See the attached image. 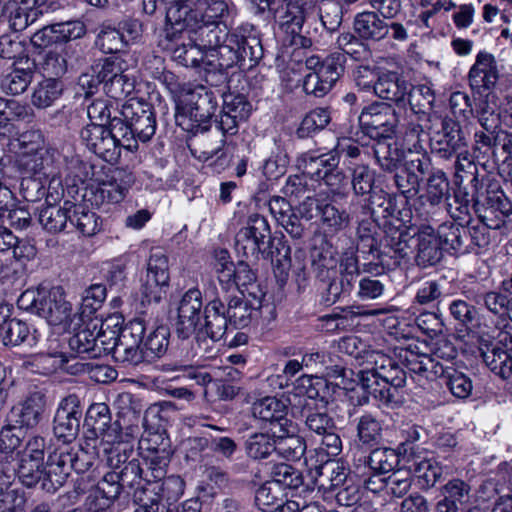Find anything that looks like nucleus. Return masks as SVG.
<instances>
[{
  "label": "nucleus",
  "instance_id": "nucleus-1",
  "mask_svg": "<svg viewBox=\"0 0 512 512\" xmlns=\"http://www.w3.org/2000/svg\"><path fill=\"white\" fill-rule=\"evenodd\" d=\"M402 203L399 195L387 193L383 189L374 190L369 198L371 216L381 213L384 219L382 223H379V228L383 232L384 249L393 252V257L396 259L409 256L407 240L412 236L407 225L411 211Z\"/></svg>",
  "mask_w": 512,
  "mask_h": 512
},
{
  "label": "nucleus",
  "instance_id": "nucleus-2",
  "mask_svg": "<svg viewBox=\"0 0 512 512\" xmlns=\"http://www.w3.org/2000/svg\"><path fill=\"white\" fill-rule=\"evenodd\" d=\"M371 368L360 370L357 385L363 390V395L357 400L359 405L369 402V395L383 405L397 403L398 389L406 384L405 370L391 357L381 352L370 355Z\"/></svg>",
  "mask_w": 512,
  "mask_h": 512
},
{
  "label": "nucleus",
  "instance_id": "nucleus-3",
  "mask_svg": "<svg viewBox=\"0 0 512 512\" xmlns=\"http://www.w3.org/2000/svg\"><path fill=\"white\" fill-rule=\"evenodd\" d=\"M281 246L273 250L271 240V230L265 217L259 214H252L248 217L246 225L242 227L235 235V251L245 258L247 261L256 262L260 255L264 258L281 256L283 260H290V247L282 242H278ZM277 262L281 263V259L277 258Z\"/></svg>",
  "mask_w": 512,
  "mask_h": 512
},
{
  "label": "nucleus",
  "instance_id": "nucleus-4",
  "mask_svg": "<svg viewBox=\"0 0 512 512\" xmlns=\"http://www.w3.org/2000/svg\"><path fill=\"white\" fill-rule=\"evenodd\" d=\"M473 209L479 220L496 230L512 214V203L497 181L471 179Z\"/></svg>",
  "mask_w": 512,
  "mask_h": 512
},
{
  "label": "nucleus",
  "instance_id": "nucleus-5",
  "mask_svg": "<svg viewBox=\"0 0 512 512\" xmlns=\"http://www.w3.org/2000/svg\"><path fill=\"white\" fill-rule=\"evenodd\" d=\"M473 209L479 220L496 230L512 214V203L497 181L471 179Z\"/></svg>",
  "mask_w": 512,
  "mask_h": 512
},
{
  "label": "nucleus",
  "instance_id": "nucleus-6",
  "mask_svg": "<svg viewBox=\"0 0 512 512\" xmlns=\"http://www.w3.org/2000/svg\"><path fill=\"white\" fill-rule=\"evenodd\" d=\"M18 308L44 318L50 325H66L72 305L66 300L63 287L27 289L17 300Z\"/></svg>",
  "mask_w": 512,
  "mask_h": 512
},
{
  "label": "nucleus",
  "instance_id": "nucleus-7",
  "mask_svg": "<svg viewBox=\"0 0 512 512\" xmlns=\"http://www.w3.org/2000/svg\"><path fill=\"white\" fill-rule=\"evenodd\" d=\"M94 463V456L81 447L59 445L48 454L47 478L43 490L53 493L64 485L72 471L87 472Z\"/></svg>",
  "mask_w": 512,
  "mask_h": 512
},
{
  "label": "nucleus",
  "instance_id": "nucleus-8",
  "mask_svg": "<svg viewBox=\"0 0 512 512\" xmlns=\"http://www.w3.org/2000/svg\"><path fill=\"white\" fill-rule=\"evenodd\" d=\"M358 257L353 253H344L340 259V268L334 276L323 282L322 302L332 305L351 294L359 276Z\"/></svg>",
  "mask_w": 512,
  "mask_h": 512
},
{
  "label": "nucleus",
  "instance_id": "nucleus-9",
  "mask_svg": "<svg viewBox=\"0 0 512 512\" xmlns=\"http://www.w3.org/2000/svg\"><path fill=\"white\" fill-rule=\"evenodd\" d=\"M346 57L340 52L332 53L323 62L318 72H309L303 81V90L315 97L325 96L344 73Z\"/></svg>",
  "mask_w": 512,
  "mask_h": 512
},
{
  "label": "nucleus",
  "instance_id": "nucleus-10",
  "mask_svg": "<svg viewBox=\"0 0 512 512\" xmlns=\"http://www.w3.org/2000/svg\"><path fill=\"white\" fill-rule=\"evenodd\" d=\"M82 416L83 407L77 395L70 394L61 400L53 420V433L63 441L61 445H69L77 438Z\"/></svg>",
  "mask_w": 512,
  "mask_h": 512
},
{
  "label": "nucleus",
  "instance_id": "nucleus-11",
  "mask_svg": "<svg viewBox=\"0 0 512 512\" xmlns=\"http://www.w3.org/2000/svg\"><path fill=\"white\" fill-rule=\"evenodd\" d=\"M168 257L160 250L152 251L147 263L146 278L141 286L142 301L159 303L169 285Z\"/></svg>",
  "mask_w": 512,
  "mask_h": 512
},
{
  "label": "nucleus",
  "instance_id": "nucleus-12",
  "mask_svg": "<svg viewBox=\"0 0 512 512\" xmlns=\"http://www.w3.org/2000/svg\"><path fill=\"white\" fill-rule=\"evenodd\" d=\"M408 229L410 233H412V236L407 240V245L410 250L409 255L412 254L410 241L415 238V261L417 265L426 268L439 263L443 258V248L436 231L431 226H421L418 228L408 225ZM409 257L410 256L403 258L402 260H408Z\"/></svg>",
  "mask_w": 512,
  "mask_h": 512
},
{
  "label": "nucleus",
  "instance_id": "nucleus-13",
  "mask_svg": "<svg viewBox=\"0 0 512 512\" xmlns=\"http://www.w3.org/2000/svg\"><path fill=\"white\" fill-rule=\"evenodd\" d=\"M481 357L492 373L505 381H512V334L499 332L494 343L481 351Z\"/></svg>",
  "mask_w": 512,
  "mask_h": 512
},
{
  "label": "nucleus",
  "instance_id": "nucleus-14",
  "mask_svg": "<svg viewBox=\"0 0 512 512\" xmlns=\"http://www.w3.org/2000/svg\"><path fill=\"white\" fill-rule=\"evenodd\" d=\"M202 293L198 288H190L180 298L177 306L176 334L188 339L200 323L204 310Z\"/></svg>",
  "mask_w": 512,
  "mask_h": 512
},
{
  "label": "nucleus",
  "instance_id": "nucleus-15",
  "mask_svg": "<svg viewBox=\"0 0 512 512\" xmlns=\"http://www.w3.org/2000/svg\"><path fill=\"white\" fill-rule=\"evenodd\" d=\"M430 163L419 157L405 161L402 168L394 173V184L403 197L402 204L408 205L409 200L419 192L420 180L429 173Z\"/></svg>",
  "mask_w": 512,
  "mask_h": 512
},
{
  "label": "nucleus",
  "instance_id": "nucleus-16",
  "mask_svg": "<svg viewBox=\"0 0 512 512\" xmlns=\"http://www.w3.org/2000/svg\"><path fill=\"white\" fill-rule=\"evenodd\" d=\"M135 183L131 171L125 168H116L111 171L107 179L102 181L95 192V202L117 204L124 200L128 191Z\"/></svg>",
  "mask_w": 512,
  "mask_h": 512
},
{
  "label": "nucleus",
  "instance_id": "nucleus-17",
  "mask_svg": "<svg viewBox=\"0 0 512 512\" xmlns=\"http://www.w3.org/2000/svg\"><path fill=\"white\" fill-rule=\"evenodd\" d=\"M84 426L91 428L93 435H102V439L108 443L122 440L120 418L111 422L110 410L105 403H94L88 408Z\"/></svg>",
  "mask_w": 512,
  "mask_h": 512
},
{
  "label": "nucleus",
  "instance_id": "nucleus-18",
  "mask_svg": "<svg viewBox=\"0 0 512 512\" xmlns=\"http://www.w3.org/2000/svg\"><path fill=\"white\" fill-rule=\"evenodd\" d=\"M45 404V396L42 393H32L23 402L11 408L7 414L6 422L10 426L19 428V431L32 429L41 421Z\"/></svg>",
  "mask_w": 512,
  "mask_h": 512
},
{
  "label": "nucleus",
  "instance_id": "nucleus-19",
  "mask_svg": "<svg viewBox=\"0 0 512 512\" xmlns=\"http://www.w3.org/2000/svg\"><path fill=\"white\" fill-rule=\"evenodd\" d=\"M104 93L115 100L130 96L135 90V80L121 71L113 60L106 59L100 69Z\"/></svg>",
  "mask_w": 512,
  "mask_h": 512
},
{
  "label": "nucleus",
  "instance_id": "nucleus-20",
  "mask_svg": "<svg viewBox=\"0 0 512 512\" xmlns=\"http://www.w3.org/2000/svg\"><path fill=\"white\" fill-rule=\"evenodd\" d=\"M498 81V70L495 58L487 52H480L469 72L470 86L482 94L495 87Z\"/></svg>",
  "mask_w": 512,
  "mask_h": 512
},
{
  "label": "nucleus",
  "instance_id": "nucleus-21",
  "mask_svg": "<svg viewBox=\"0 0 512 512\" xmlns=\"http://www.w3.org/2000/svg\"><path fill=\"white\" fill-rule=\"evenodd\" d=\"M186 26L194 34L191 41L197 42L206 56L229 35L226 26L221 25L220 22L202 21L197 17L193 18L192 22H189V25Z\"/></svg>",
  "mask_w": 512,
  "mask_h": 512
},
{
  "label": "nucleus",
  "instance_id": "nucleus-22",
  "mask_svg": "<svg viewBox=\"0 0 512 512\" xmlns=\"http://www.w3.org/2000/svg\"><path fill=\"white\" fill-rule=\"evenodd\" d=\"M249 296L252 299L246 298L245 295H242V297H232L228 301L227 307H225L230 325L235 328L247 327L262 306V297L260 295H257L256 292H249Z\"/></svg>",
  "mask_w": 512,
  "mask_h": 512
},
{
  "label": "nucleus",
  "instance_id": "nucleus-23",
  "mask_svg": "<svg viewBox=\"0 0 512 512\" xmlns=\"http://www.w3.org/2000/svg\"><path fill=\"white\" fill-rule=\"evenodd\" d=\"M178 104L187 109L196 121H204L211 114L212 98L203 85H185L179 95Z\"/></svg>",
  "mask_w": 512,
  "mask_h": 512
},
{
  "label": "nucleus",
  "instance_id": "nucleus-24",
  "mask_svg": "<svg viewBox=\"0 0 512 512\" xmlns=\"http://www.w3.org/2000/svg\"><path fill=\"white\" fill-rule=\"evenodd\" d=\"M370 138L379 137L374 146V154L381 169L388 173H395L402 168L404 152L395 143L390 135L380 136L378 130H367Z\"/></svg>",
  "mask_w": 512,
  "mask_h": 512
},
{
  "label": "nucleus",
  "instance_id": "nucleus-25",
  "mask_svg": "<svg viewBox=\"0 0 512 512\" xmlns=\"http://www.w3.org/2000/svg\"><path fill=\"white\" fill-rule=\"evenodd\" d=\"M410 84L397 72L386 71L378 75L373 85L376 96L381 99L402 103L406 99Z\"/></svg>",
  "mask_w": 512,
  "mask_h": 512
},
{
  "label": "nucleus",
  "instance_id": "nucleus-26",
  "mask_svg": "<svg viewBox=\"0 0 512 512\" xmlns=\"http://www.w3.org/2000/svg\"><path fill=\"white\" fill-rule=\"evenodd\" d=\"M203 316L205 334L213 342L220 341L230 325L223 302L219 298L209 301L204 307Z\"/></svg>",
  "mask_w": 512,
  "mask_h": 512
},
{
  "label": "nucleus",
  "instance_id": "nucleus-27",
  "mask_svg": "<svg viewBox=\"0 0 512 512\" xmlns=\"http://www.w3.org/2000/svg\"><path fill=\"white\" fill-rule=\"evenodd\" d=\"M354 33L362 40L380 41L389 33V24L375 11H363L355 15Z\"/></svg>",
  "mask_w": 512,
  "mask_h": 512
},
{
  "label": "nucleus",
  "instance_id": "nucleus-28",
  "mask_svg": "<svg viewBox=\"0 0 512 512\" xmlns=\"http://www.w3.org/2000/svg\"><path fill=\"white\" fill-rule=\"evenodd\" d=\"M252 411L255 417L270 422L278 429L292 426V421L287 418V405L276 397L268 396L256 401Z\"/></svg>",
  "mask_w": 512,
  "mask_h": 512
},
{
  "label": "nucleus",
  "instance_id": "nucleus-29",
  "mask_svg": "<svg viewBox=\"0 0 512 512\" xmlns=\"http://www.w3.org/2000/svg\"><path fill=\"white\" fill-rule=\"evenodd\" d=\"M360 128H395L398 120L391 105L374 102L365 107L358 117Z\"/></svg>",
  "mask_w": 512,
  "mask_h": 512
},
{
  "label": "nucleus",
  "instance_id": "nucleus-30",
  "mask_svg": "<svg viewBox=\"0 0 512 512\" xmlns=\"http://www.w3.org/2000/svg\"><path fill=\"white\" fill-rule=\"evenodd\" d=\"M119 121H122L126 128H156L151 105L137 99H130L122 106Z\"/></svg>",
  "mask_w": 512,
  "mask_h": 512
},
{
  "label": "nucleus",
  "instance_id": "nucleus-31",
  "mask_svg": "<svg viewBox=\"0 0 512 512\" xmlns=\"http://www.w3.org/2000/svg\"><path fill=\"white\" fill-rule=\"evenodd\" d=\"M239 38L240 67L252 68L263 57V47L260 39L252 33V29L239 27L235 30Z\"/></svg>",
  "mask_w": 512,
  "mask_h": 512
},
{
  "label": "nucleus",
  "instance_id": "nucleus-32",
  "mask_svg": "<svg viewBox=\"0 0 512 512\" xmlns=\"http://www.w3.org/2000/svg\"><path fill=\"white\" fill-rule=\"evenodd\" d=\"M306 443L302 437L296 435L292 426L276 430L275 452L287 460H299L305 453Z\"/></svg>",
  "mask_w": 512,
  "mask_h": 512
},
{
  "label": "nucleus",
  "instance_id": "nucleus-33",
  "mask_svg": "<svg viewBox=\"0 0 512 512\" xmlns=\"http://www.w3.org/2000/svg\"><path fill=\"white\" fill-rule=\"evenodd\" d=\"M311 265L316 279L322 284L340 268V259L327 246L315 247L311 252Z\"/></svg>",
  "mask_w": 512,
  "mask_h": 512
},
{
  "label": "nucleus",
  "instance_id": "nucleus-34",
  "mask_svg": "<svg viewBox=\"0 0 512 512\" xmlns=\"http://www.w3.org/2000/svg\"><path fill=\"white\" fill-rule=\"evenodd\" d=\"M403 364L411 374L424 376L426 378L443 375V363L425 353L407 351L402 357Z\"/></svg>",
  "mask_w": 512,
  "mask_h": 512
},
{
  "label": "nucleus",
  "instance_id": "nucleus-35",
  "mask_svg": "<svg viewBox=\"0 0 512 512\" xmlns=\"http://www.w3.org/2000/svg\"><path fill=\"white\" fill-rule=\"evenodd\" d=\"M430 144L434 151L448 158L465 147V136L462 130H432Z\"/></svg>",
  "mask_w": 512,
  "mask_h": 512
},
{
  "label": "nucleus",
  "instance_id": "nucleus-36",
  "mask_svg": "<svg viewBox=\"0 0 512 512\" xmlns=\"http://www.w3.org/2000/svg\"><path fill=\"white\" fill-rule=\"evenodd\" d=\"M436 233L441 240V244L447 250L459 254L468 253L466 225L456 222H444L439 225Z\"/></svg>",
  "mask_w": 512,
  "mask_h": 512
},
{
  "label": "nucleus",
  "instance_id": "nucleus-37",
  "mask_svg": "<svg viewBox=\"0 0 512 512\" xmlns=\"http://www.w3.org/2000/svg\"><path fill=\"white\" fill-rule=\"evenodd\" d=\"M239 49V38L235 33V30L220 43L219 46L215 47L208 56L211 58H217L215 67L219 69H227L234 65L240 66V59L238 50ZM214 59L207 60V63L213 65Z\"/></svg>",
  "mask_w": 512,
  "mask_h": 512
},
{
  "label": "nucleus",
  "instance_id": "nucleus-38",
  "mask_svg": "<svg viewBox=\"0 0 512 512\" xmlns=\"http://www.w3.org/2000/svg\"><path fill=\"white\" fill-rule=\"evenodd\" d=\"M97 323L90 322L80 327L68 341L69 348L77 355L86 354L88 358H98L99 350L96 348L95 331Z\"/></svg>",
  "mask_w": 512,
  "mask_h": 512
},
{
  "label": "nucleus",
  "instance_id": "nucleus-39",
  "mask_svg": "<svg viewBox=\"0 0 512 512\" xmlns=\"http://www.w3.org/2000/svg\"><path fill=\"white\" fill-rule=\"evenodd\" d=\"M338 165L339 158L331 154H321L319 156L303 154L298 160V166L302 169L303 174L315 181L321 180L322 175Z\"/></svg>",
  "mask_w": 512,
  "mask_h": 512
},
{
  "label": "nucleus",
  "instance_id": "nucleus-40",
  "mask_svg": "<svg viewBox=\"0 0 512 512\" xmlns=\"http://www.w3.org/2000/svg\"><path fill=\"white\" fill-rule=\"evenodd\" d=\"M46 7V0H22L10 17V23L14 30L21 31L33 24Z\"/></svg>",
  "mask_w": 512,
  "mask_h": 512
},
{
  "label": "nucleus",
  "instance_id": "nucleus-41",
  "mask_svg": "<svg viewBox=\"0 0 512 512\" xmlns=\"http://www.w3.org/2000/svg\"><path fill=\"white\" fill-rule=\"evenodd\" d=\"M81 137L89 149L105 158L112 156L119 144L112 130H81Z\"/></svg>",
  "mask_w": 512,
  "mask_h": 512
},
{
  "label": "nucleus",
  "instance_id": "nucleus-42",
  "mask_svg": "<svg viewBox=\"0 0 512 512\" xmlns=\"http://www.w3.org/2000/svg\"><path fill=\"white\" fill-rule=\"evenodd\" d=\"M120 483L125 488L135 489L134 492L140 489H146L149 492V487L152 485V480L148 472H144L141 468L140 460L133 458L130 463H126L120 470L115 471Z\"/></svg>",
  "mask_w": 512,
  "mask_h": 512
},
{
  "label": "nucleus",
  "instance_id": "nucleus-43",
  "mask_svg": "<svg viewBox=\"0 0 512 512\" xmlns=\"http://www.w3.org/2000/svg\"><path fill=\"white\" fill-rule=\"evenodd\" d=\"M70 201H65L63 207H57L48 203L40 210L39 222L45 230L50 233H59L64 231L70 221Z\"/></svg>",
  "mask_w": 512,
  "mask_h": 512
},
{
  "label": "nucleus",
  "instance_id": "nucleus-44",
  "mask_svg": "<svg viewBox=\"0 0 512 512\" xmlns=\"http://www.w3.org/2000/svg\"><path fill=\"white\" fill-rule=\"evenodd\" d=\"M19 163L33 177L49 178L54 171L52 156L44 148L22 155Z\"/></svg>",
  "mask_w": 512,
  "mask_h": 512
},
{
  "label": "nucleus",
  "instance_id": "nucleus-45",
  "mask_svg": "<svg viewBox=\"0 0 512 512\" xmlns=\"http://www.w3.org/2000/svg\"><path fill=\"white\" fill-rule=\"evenodd\" d=\"M146 449L150 452V456L147 457L148 461V474L153 483H157L162 480L165 476L170 456L172 454L170 449V443L163 441L158 446H147Z\"/></svg>",
  "mask_w": 512,
  "mask_h": 512
},
{
  "label": "nucleus",
  "instance_id": "nucleus-46",
  "mask_svg": "<svg viewBox=\"0 0 512 512\" xmlns=\"http://www.w3.org/2000/svg\"><path fill=\"white\" fill-rule=\"evenodd\" d=\"M70 221L69 225L84 236H92L99 230V217L95 212L88 210L81 204H69Z\"/></svg>",
  "mask_w": 512,
  "mask_h": 512
},
{
  "label": "nucleus",
  "instance_id": "nucleus-47",
  "mask_svg": "<svg viewBox=\"0 0 512 512\" xmlns=\"http://www.w3.org/2000/svg\"><path fill=\"white\" fill-rule=\"evenodd\" d=\"M356 432L361 444L369 447L378 445L383 436L382 422L371 413H366L359 417Z\"/></svg>",
  "mask_w": 512,
  "mask_h": 512
},
{
  "label": "nucleus",
  "instance_id": "nucleus-48",
  "mask_svg": "<svg viewBox=\"0 0 512 512\" xmlns=\"http://www.w3.org/2000/svg\"><path fill=\"white\" fill-rule=\"evenodd\" d=\"M47 472L48 461L46 465L43 466V462L21 457L17 469V476L23 485L33 487L40 483L41 489L43 490V483L47 478Z\"/></svg>",
  "mask_w": 512,
  "mask_h": 512
},
{
  "label": "nucleus",
  "instance_id": "nucleus-49",
  "mask_svg": "<svg viewBox=\"0 0 512 512\" xmlns=\"http://www.w3.org/2000/svg\"><path fill=\"white\" fill-rule=\"evenodd\" d=\"M364 463L376 474H386L393 471L399 464V455L392 448H375Z\"/></svg>",
  "mask_w": 512,
  "mask_h": 512
},
{
  "label": "nucleus",
  "instance_id": "nucleus-50",
  "mask_svg": "<svg viewBox=\"0 0 512 512\" xmlns=\"http://www.w3.org/2000/svg\"><path fill=\"white\" fill-rule=\"evenodd\" d=\"M66 362L62 353H37L29 357L25 366L33 373L50 375L63 368Z\"/></svg>",
  "mask_w": 512,
  "mask_h": 512
},
{
  "label": "nucleus",
  "instance_id": "nucleus-51",
  "mask_svg": "<svg viewBox=\"0 0 512 512\" xmlns=\"http://www.w3.org/2000/svg\"><path fill=\"white\" fill-rule=\"evenodd\" d=\"M275 448L276 430L272 435L264 432L253 433L245 441L246 452L253 459H265L275 452Z\"/></svg>",
  "mask_w": 512,
  "mask_h": 512
},
{
  "label": "nucleus",
  "instance_id": "nucleus-52",
  "mask_svg": "<svg viewBox=\"0 0 512 512\" xmlns=\"http://www.w3.org/2000/svg\"><path fill=\"white\" fill-rule=\"evenodd\" d=\"M30 336V329L27 323L16 319H7L3 315V322L0 324V339L5 346H18L24 343Z\"/></svg>",
  "mask_w": 512,
  "mask_h": 512
},
{
  "label": "nucleus",
  "instance_id": "nucleus-53",
  "mask_svg": "<svg viewBox=\"0 0 512 512\" xmlns=\"http://www.w3.org/2000/svg\"><path fill=\"white\" fill-rule=\"evenodd\" d=\"M301 416L304 418L305 428L316 436L327 432L328 429H336L335 423L328 413L314 409L309 402L304 404Z\"/></svg>",
  "mask_w": 512,
  "mask_h": 512
},
{
  "label": "nucleus",
  "instance_id": "nucleus-54",
  "mask_svg": "<svg viewBox=\"0 0 512 512\" xmlns=\"http://www.w3.org/2000/svg\"><path fill=\"white\" fill-rule=\"evenodd\" d=\"M438 377L445 379V385L456 398L466 399L471 395L472 380L463 372L443 364V375Z\"/></svg>",
  "mask_w": 512,
  "mask_h": 512
},
{
  "label": "nucleus",
  "instance_id": "nucleus-55",
  "mask_svg": "<svg viewBox=\"0 0 512 512\" xmlns=\"http://www.w3.org/2000/svg\"><path fill=\"white\" fill-rule=\"evenodd\" d=\"M63 92L59 79L46 78L41 81L32 95V103L39 108H46L57 100Z\"/></svg>",
  "mask_w": 512,
  "mask_h": 512
},
{
  "label": "nucleus",
  "instance_id": "nucleus-56",
  "mask_svg": "<svg viewBox=\"0 0 512 512\" xmlns=\"http://www.w3.org/2000/svg\"><path fill=\"white\" fill-rule=\"evenodd\" d=\"M406 98L415 114H427L432 109L435 101L433 90L425 84L416 86L410 84Z\"/></svg>",
  "mask_w": 512,
  "mask_h": 512
},
{
  "label": "nucleus",
  "instance_id": "nucleus-57",
  "mask_svg": "<svg viewBox=\"0 0 512 512\" xmlns=\"http://www.w3.org/2000/svg\"><path fill=\"white\" fill-rule=\"evenodd\" d=\"M449 192L450 184L444 172L438 170L429 175L425 197L432 206L446 201L450 195Z\"/></svg>",
  "mask_w": 512,
  "mask_h": 512
},
{
  "label": "nucleus",
  "instance_id": "nucleus-58",
  "mask_svg": "<svg viewBox=\"0 0 512 512\" xmlns=\"http://www.w3.org/2000/svg\"><path fill=\"white\" fill-rule=\"evenodd\" d=\"M153 487L149 490L153 495L151 497H158V501L164 498L168 504L176 502L184 493L185 483L180 476H169L165 478L161 484L153 483Z\"/></svg>",
  "mask_w": 512,
  "mask_h": 512
},
{
  "label": "nucleus",
  "instance_id": "nucleus-59",
  "mask_svg": "<svg viewBox=\"0 0 512 512\" xmlns=\"http://www.w3.org/2000/svg\"><path fill=\"white\" fill-rule=\"evenodd\" d=\"M413 471L422 489L433 487L442 477V467L432 459H422L413 463Z\"/></svg>",
  "mask_w": 512,
  "mask_h": 512
},
{
  "label": "nucleus",
  "instance_id": "nucleus-60",
  "mask_svg": "<svg viewBox=\"0 0 512 512\" xmlns=\"http://www.w3.org/2000/svg\"><path fill=\"white\" fill-rule=\"evenodd\" d=\"M272 483L274 486L286 487L289 489H298L303 485V475L291 465L281 463L272 468Z\"/></svg>",
  "mask_w": 512,
  "mask_h": 512
},
{
  "label": "nucleus",
  "instance_id": "nucleus-61",
  "mask_svg": "<svg viewBox=\"0 0 512 512\" xmlns=\"http://www.w3.org/2000/svg\"><path fill=\"white\" fill-rule=\"evenodd\" d=\"M113 318H109L101 322L95 331L96 348L99 350V357L103 354L112 353L118 345L119 329H113L111 322Z\"/></svg>",
  "mask_w": 512,
  "mask_h": 512
},
{
  "label": "nucleus",
  "instance_id": "nucleus-62",
  "mask_svg": "<svg viewBox=\"0 0 512 512\" xmlns=\"http://www.w3.org/2000/svg\"><path fill=\"white\" fill-rule=\"evenodd\" d=\"M333 202L334 201L324 205H317V209L321 213L323 224L329 231L338 232L348 227L350 216L345 210L338 209Z\"/></svg>",
  "mask_w": 512,
  "mask_h": 512
},
{
  "label": "nucleus",
  "instance_id": "nucleus-63",
  "mask_svg": "<svg viewBox=\"0 0 512 512\" xmlns=\"http://www.w3.org/2000/svg\"><path fill=\"white\" fill-rule=\"evenodd\" d=\"M127 42L125 34L119 29L105 27L98 34L96 44L103 53L113 54L122 51Z\"/></svg>",
  "mask_w": 512,
  "mask_h": 512
},
{
  "label": "nucleus",
  "instance_id": "nucleus-64",
  "mask_svg": "<svg viewBox=\"0 0 512 512\" xmlns=\"http://www.w3.org/2000/svg\"><path fill=\"white\" fill-rule=\"evenodd\" d=\"M195 13L202 21L219 22L229 13L227 0H197Z\"/></svg>",
  "mask_w": 512,
  "mask_h": 512
}]
</instances>
